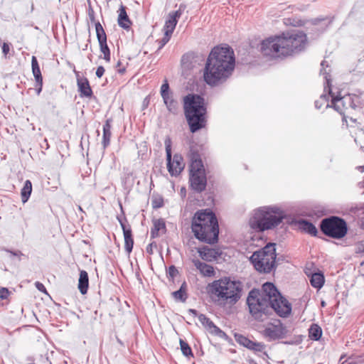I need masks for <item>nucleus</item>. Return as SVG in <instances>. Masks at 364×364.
Wrapping results in <instances>:
<instances>
[{
	"instance_id": "nucleus-34",
	"label": "nucleus",
	"mask_w": 364,
	"mask_h": 364,
	"mask_svg": "<svg viewBox=\"0 0 364 364\" xmlns=\"http://www.w3.org/2000/svg\"><path fill=\"white\" fill-rule=\"evenodd\" d=\"M250 350L255 353H262L265 350V345L263 343L253 341Z\"/></svg>"
},
{
	"instance_id": "nucleus-2",
	"label": "nucleus",
	"mask_w": 364,
	"mask_h": 364,
	"mask_svg": "<svg viewBox=\"0 0 364 364\" xmlns=\"http://www.w3.org/2000/svg\"><path fill=\"white\" fill-rule=\"evenodd\" d=\"M235 63L234 53L230 47H215L205 63L204 80L211 86L223 83L231 75Z\"/></svg>"
},
{
	"instance_id": "nucleus-7",
	"label": "nucleus",
	"mask_w": 364,
	"mask_h": 364,
	"mask_svg": "<svg viewBox=\"0 0 364 364\" xmlns=\"http://www.w3.org/2000/svg\"><path fill=\"white\" fill-rule=\"evenodd\" d=\"M184 114L192 133L205 127L207 109L205 100L196 94H188L183 97Z\"/></svg>"
},
{
	"instance_id": "nucleus-27",
	"label": "nucleus",
	"mask_w": 364,
	"mask_h": 364,
	"mask_svg": "<svg viewBox=\"0 0 364 364\" xmlns=\"http://www.w3.org/2000/svg\"><path fill=\"white\" fill-rule=\"evenodd\" d=\"M164 104L166 105L168 110L173 114H176L178 109V105L176 100L173 98V95L162 97Z\"/></svg>"
},
{
	"instance_id": "nucleus-31",
	"label": "nucleus",
	"mask_w": 364,
	"mask_h": 364,
	"mask_svg": "<svg viewBox=\"0 0 364 364\" xmlns=\"http://www.w3.org/2000/svg\"><path fill=\"white\" fill-rule=\"evenodd\" d=\"M235 341L241 346L250 349L252 346L253 341H251L248 338L245 337L242 334H235Z\"/></svg>"
},
{
	"instance_id": "nucleus-10",
	"label": "nucleus",
	"mask_w": 364,
	"mask_h": 364,
	"mask_svg": "<svg viewBox=\"0 0 364 364\" xmlns=\"http://www.w3.org/2000/svg\"><path fill=\"white\" fill-rule=\"evenodd\" d=\"M320 230L328 237L340 240L346 235L348 226L344 219L338 216H330L321 220Z\"/></svg>"
},
{
	"instance_id": "nucleus-13",
	"label": "nucleus",
	"mask_w": 364,
	"mask_h": 364,
	"mask_svg": "<svg viewBox=\"0 0 364 364\" xmlns=\"http://www.w3.org/2000/svg\"><path fill=\"white\" fill-rule=\"evenodd\" d=\"M190 183L193 190L198 193L203 191L207 185V178L204 168L198 171L190 170Z\"/></svg>"
},
{
	"instance_id": "nucleus-17",
	"label": "nucleus",
	"mask_w": 364,
	"mask_h": 364,
	"mask_svg": "<svg viewBox=\"0 0 364 364\" xmlns=\"http://www.w3.org/2000/svg\"><path fill=\"white\" fill-rule=\"evenodd\" d=\"M304 272L308 277H311V284L317 289V291H318V269L316 267V264L312 261L307 262Z\"/></svg>"
},
{
	"instance_id": "nucleus-8",
	"label": "nucleus",
	"mask_w": 364,
	"mask_h": 364,
	"mask_svg": "<svg viewBox=\"0 0 364 364\" xmlns=\"http://www.w3.org/2000/svg\"><path fill=\"white\" fill-rule=\"evenodd\" d=\"M276 245L268 243L263 248L255 251L250 257L255 269L261 273H269L276 267Z\"/></svg>"
},
{
	"instance_id": "nucleus-41",
	"label": "nucleus",
	"mask_w": 364,
	"mask_h": 364,
	"mask_svg": "<svg viewBox=\"0 0 364 364\" xmlns=\"http://www.w3.org/2000/svg\"><path fill=\"white\" fill-rule=\"evenodd\" d=\"M105 70L103 66L100 65V66L97 67V70H96L97 77L99 78L102 77L105 73Z\"/></svg>"
},
{
	"instance_id": "nucleus-28",
	"label": "nucleus",
	"mask_w": 364,
	"mask_h": 364,
	"mask_svg": "<svg viewBox=\"0 0 364 364\" xmlns=\"http://www.w3.org/2000/svg\"><path fill=\"white\" fill-rule=\"evenodd\" d=\"M160 230H166V225L162 219L156 220L154 221V227L151 230V236L153 238L159 237V232Z\"/></svg>"
},
{
	"instance_id": "nucleus-35",
	"label": "nucleus",
	"mask_w": 364,
	"mask_h": 364,
	"mask_svg": "<svg viewBox=\"0 0 364 364\" xmlns=\"http://www.w3.org/2000/svg\"><path fill=\"white\" fill-rule=\"evenodd\" d=\"M172 296L176 300H178L183 302L185 301L187 299L186 292H184L182 290H178L172 292Z\"/></svg>"
},
{
	"instance_id": "nucleus-24",
	"label": "nucleus",
	"mask_w": 364,
	"mask_h": 364,
	"mask_svg": "<svg viewBox=\"0 0 364 364\" xmlns=\"http://www.w3.org/2000/svg\"><path fill=\"white\" fill-rule=\"evenodd\" d=\"M195 267L200 271V272L205 277H211L214 275V269L211 265L205 262H200L198 259L193 261Z\"/></svg>"
},
{
	"instance_id": "nucleus-1",
	"label": "nucleus",
	"mask_w": 364,
	"mask_h": 364,
	"mask_svg": "<svg viewBox=\"0 0 364 364\" xmlns=\"http://www.w3.org/2000/svg\"><path fill=\"white\" fill-rule=\"evenodd\" d=\"M247 303L250 313L259 321H264L272 311L282 317L287 316L291 311L290 303L270 282L264 283L261 291L255 289L250 291Z\"/></svg>"
},
{
	"instance_id": "nucleus-12",
	"label": "nucleus",
	"mask_w": 364,
	"mask_h": 364,
	"mask_svg": "<svg viewBox=\"0 0 364 364\" xmlns=\"http://www.w3.org/2000/svg\"><path fill=\"white\" fill-rule=\"evenodd\" d=\"M287 333V328L279 320L268 323L262 331L263 336L268 341H272L285 337Z\"/></svg>"
},
{
	"instance_id": "nucleus-54",
	"label": "nucleus",
	"mask_w": 364,
	"mask_h": 364,
	"mask_svg": "<svg viewBox=\"0 0 364 364\" xmlns=\"http://www.w3.org/2000/svg\"><path fill=\"white\" fill-rule=\"evenodd\" d=\"M124 70H125L124 69H122V70H119V73H124Z\"/></svg>"
},
{
	"instance_id": "nucleus-56",
	"label": "nucleus",
	"mask_w": 364,
	"mask_h": 364,
	"mask_svg": "<svg viewBox=\"0 0 364 364\" xmlns=\"http://www.w3.org/2000/svg\"><path fill=\"white\" fill-rule=\"evenodd\" d=\"M315 107H317V101L315 102Z\"/></svg>"
},
{
	"instance_id": "nucleus-5",
	"label": "nucleus",
	"mask_w": 364,
	"mask_h": 364,
	"mask_svg": "<svg viewBox=\"0 0 364 364\" xmlns=\"http://www.w3.org/2000/svg\"><path fill=\"white\" fill-rule=\"evenodd\" d=\"M286 216L285 212L277 206H263L252 211L248 224L253 231L262 232L278 227Z\"/></svg>"
},
{
	"instance_id": "nucleus-40",
	"label": "nucleus",
	"mask_w": 364,
	"mask_h": 364,
	"mask_svg": "<svg viewBox=\"0 0 364 364\" xmlns=\"http://www.w3.org/2000/svg\"><path fill=\"white\" fill-rule=\"evenodd\" d=\"M9 295V291L5 287L0 288V299H6Z\"/></svg>"
},
{
	"instance_id": "nucleus-6",
	"label": "nucleus",
	"mask_w": 364,
	"mask_h": 364,
	"mask_svg": "<svg viewBox=\"0 0 364 364\" xmlns=\"http://www.w3.org/2000/svg\"><path fill=\"white\" fill-rule=\"evenodd\" d=\"M207 290L215 302L235 304L242 296V284L225 277L210 283Z\"/></svg>"
},
{
	"instance_id": "nucleus-39",
	"label": "nucleus",
	"mask_w": 364,
	"mask_h": 364,
	"mask_svg": "<svg viewBox=\"0 0 364 364\" xmlns=\"http://www.w3.org/2000/svg\"><path fill=\"white\" fill-rule=\"evenodd\" d=\"M171 36V35L166 36L164 33V36L159 41L160 46L159 49H161L169 41Z\"/></svg>"
},
{
	"instance_id": "nucleus-58",
	"label": "nucleus",
	"mask_w": 364,
	"mask_h": 364,
	"mask_svg": "<svg viewBox=\"0 0 364 364\" xmlns=\"http://www.w3.org/2000/svg\"><path fill=\"white\" fill-rule=\"evenodd\" d=\"M322 21H324V20H323V19H321V18L319 19L320 23H321Z\"/></svg>"
},
{
	"instance_id": "nucleus-14",
	"label": "nucleus",
	"mask_w": 364,
	"mask_h": 364,
	"mask_svg": "<svg viewBox=\"0 0 364 364\" xmlns=\"http://www.w3.org/2000/svg\"><path fill=\"white\" fill-rule=\"evenodd\" d=\"M96 35L100 45V51L103 53V58L107 61H110V50L107 44V36L105 30L100 22L95 23Z\"/></svg>"
},
{
	"instance_id": "nucleus-16",
	"label": "nucleus",
	"mask_w": 364,
	"mask_h": 364,
	"mask_svg": "<svg viewBox=\"0 0 364 364\" xmlns=\"http://www.w3.org/2000/svg\"><path fill=\"white\" fill-rule=\"evenodd\" d=\"M198 320L210 333L218 336L220 338H224L226 336L225 333L220 330L218 326H216L214 323L205 314H199Z\"/></svg>"
},
{
	"instance_id": "nucleus-22",
	"label": "nucleus",
	"mask_w": 364,
	"mask_h": 364,
	"mask_svg": "<svg viewBox=\"0 0 364 364\" xmlns=\"http://www.w3.org/2000/svg\"><path fill=\"white\" fill-rule=\"evenodd\" d=\"M295 223L299 230L311 235L316 236L317 230L311 223H309L305 220H299L296 221Z\"/></svg>"
},
{
	"instance_id": "nucleus-37",
	"label": "nucleus",
	"mask_w": 364,
	"mask_h": 364,
	"mask_svg": "<svg viewBox=\"0 0 364 364\" xmlns=\"http://www.w3.org/2000/svg\"><path fill=\"white\" fill-rule=\"evenodd\" d=\"M160 92H161V97H164V96H166V95H168L172 93L169 91V85L168 83L167 80H165L164 82L162 84V85L161 87Z\"/></svg>"
},
{
	"instance_id": "nucleus-50",
	"label": "nucleus",
	"mask_w": 364,
	"mask_h": 364,
	"mask_svg": "<svg viewBox=\"0 0 364 364\" xmlns=\"http://www.w3.org/2000/svg\"><path fill=\"white\" fill-rule=\"evenodd\" d=\"M188 311H189L190 314H191L192 315H193L195 316L198 315V311L196 310H195V309H189Z\"/></svg>"
},
{
	"instance_id": "nucleus-20",
	"label": "nucleus",
	"mask_w": 364,
	"mask_h": 364,
	"mask_svg": "<svg viewBox=\"0 0 364 364\" xmlns=\"http://www.w3.org/2000/svg\"><path fill=\"white\" fill-rule=\"evenodd\" d=\"M188 158L191 161L190 170L198 171L199 168H204L200 156L198 151L191 149L188 154Z\"/></svg>"
},
{
	"instance_id": "nucleus-18",
	"label": "nucleus",
	"mask_w": 364,
	"mask_h": 364,
	"mask_svg": "<svg viewBox=\"0 0 364 364\" xmlns=\"http://www.w3.org/2000/svg\"><path fill=\"white\" fill-rule=\"evenodd\" d=\"M119 222L123 230L124 238V249L126 252L128 254H129L132 251L134 245V240L132 237V230L129 226L127 227L125 225L124 222L122 220L119 219Z\"/></svg>"
},
{
	"instance_id": "nucleus-30",
	"label": "nucleus",
	"mask_w": 364,
	"mask_h": 364,
	"mask_svg": "<svg viewBox=\"0 0 364 364\" xmlns=\"http://www.w3.org/2000/svg\"><path fill=\"white\" fill-rule=\"evenodd\" d=\"M352 101V109L357 110L364 106L363 95L350 94Z\"/></svg>"
},
{
	"instance_id": "nucleus-25",
	"label": "nucleus",
	"mask_w": 364,
	"mask_h": 364,
	"mask_svg": "<svg viewBox=\"0 0 364 364\" xmlns=\"http://www.w3.org/2000/svg\"><path fill=\"white\" fill-rule=\"evenodd\" d=\"M89 284L88 274L85 270L80 272V277L78 280V289L82 294H85L87 291Z\"/></svg>"
},
{
	"instance_id": "nucleus-38",
	"label": "nucleus",
	"mask_w": 364,
	"mask_h": 364,
	"mask_svg": "<svg viewBox=\"0 0 364 364\" xmlns=\"http://www.w3.org/2000/svg\"><path fill=\"white\" fill-rule=\"evenodd\" d=\"M178 274V271L174 265H171L168 267L167 270V275L170 279L173 280Z\"/></svg>"
},
{
	"instance_id": "nucleus-46",
	"label": "nucleus",
	"mask_w": 364,
	"mask_h": 364,
	"mask_svg": "<svg viewBox=\"0 0 364 364\" xmlns=\"http://www.w3.org/2000/svg\"><path fill=\"white\" fill-rule=\"evenodd\" d=\"M163 205V201L161 200V201H154L153 203V207L154 208H159L160 207H161Z\"/></svg>"
},
{
	"instance_id": "nucleus-45",
	"label": "nucleus",
	"mask_w": 364,
	"mask_h": 364,
	"mask_svg": "<svg viewBox=\"0 0 364 364\" xmlns=\"http://www.w3.org/2000/svg\"><path fill=\"white\" fill-rule=\"evenodd\" d=\"M324 283H325L324 275H323V272H321L320 271V289L322 288V287L323 286Z\"/></svg>"
},
{
	"instance_id": "nucleus-52",
	"label": "nucleus",
	"mask_w": 364,
	"mask_h": 364,
	"mask_svg": "<svg viewBox=\"0 0 364 364\" xmlns=\"http://www.w3.org/2000/svg\"><path fill=\"white\" fill-rule=\"evenodd\" d=\"M319 336H320V343H321V341H322V330H321V327H320V334H319Z\"/></svg>"
},
{
	"instance_id": "nucleus-53",
	"label": "nucleus",
	"mask_w": 364,
	"mask_h": 364,
	"mask_svg": "<svg viewBox=\"0 0 364 364\" xmlns=\"http://www.w3.org/2000/svg\"><path fill=\"white\" fill-rule=\"evenodd\" d=\"M321 306H323H323H326V303H325V301H322L321 302Z\"/></svg>"
},
{
	"instance_id": "nucleus-26",
	"label": "nucleus",
	"mask_w": 364,
	"mask_h": 364,
	"mask_svg": "<svg viewBox=\"0 0 364 364\" xmlns=\"http://www.w3.org/2000/svg\"><path fill=\"white\" fill-rule=\"evenodd\" d=\"M131 23H132L127 14L125 7L123 6H121V8L119 9V16H118L119 26L124 29H128V28H129Z\"/></svg>"
},
{
	"instance_id": "nucleus-23",
	"label": "nucleus",
	"mask_w": 364,
	"mask_h": 364,
	"mask_svg": "<svg viewBox=\"0 0 364 364\" xmlns=\"http://www.w3.org/2000/svg\"><path fill=\"white\" fill-rule=\"evenodd\" d=\"M112 121V120L111 119H108L106 120L105 124L103 125V136H102V144L104 149H105L109 145V143H110V138H111V135H112V133H111Z\"/></svg>"
},
{
	"instance_id": "nucleus-9",
	"label": "nucleus",
	"mask_w": 364,
	"mask_h": 364,
	"mask_svg": "<svg viewBox=\"0 0 364 364\" xmlns=\"http://www.w3.org/2000/svg\"><path fill=\"white\" fill-rule=\"evenodd\" d=\"M326 82L323 85V93L320 98L328 101L331 98V104H327L326 107H333L335 110L341 114H345V112L349 109H352V101L350 94L341 97L340 92L337 94L333 91L332 85V79L328 73L325 75Z\"/></svg>"
},
{
	"instance_id": "nucleus-19",
	"label": "nucleus",
	"mask_w": 364,
	"mask_h": 364,
	"mask_svg": "<svg viewBox=\"0 0 364 364\" xmlns=\"http://www.w3.org/2000/svg\"><path fill=\"white\" fill-rule=\"evenodd\" d=\"M32 72L36 81V86H38L37 90L39 94L42 90L43 85V77L37 58L35 56L32 57L31 59Z\"/></svg>"
},
{
	"instance_id": "nucleus-11",
	"label": "nucleus",
	"mask_w": 364,
	"mask_h": 364,
	"mask_svg": "<svg viewBox=\"0 0 364 364\" xmlns=\"http://www.w3.org/2000/svg\"><path fill=\"white\" fill-rule=\"evenodd\" d=\"M167 169L171 176H178L182 172L185 167L183 159L181 154H175L172 159L171 155V140L170 137H166L164 141Z\"/></svg>"
},
{
	"instance_id": "nucleus-51",
	"label": "nucleus",
	"mask_w": 364,
	"mask_h": 364,
	"mask_svg": "<svg viewBox=\"0 0 364 364\" xmlns=\"http://www.w3.org/2000/svg\"><path fill=\"white\" fill-rule=\"evenodd\" d=\"M359 171L364 172V166H359L356 168Z\"/></svg>"
},
{
	"instance_id": "nucleus-29",
	"label": "nucleus",
	"mask_w": 364,
	"mask_h": 364,
	"mask_svg": "<svg viewBox=\"0 0 364 364\" xmlns=\"http://www.w3.org/2000/svg\"><path fill=\"white\" fill-rule=\"evenodd\" d=\"M32 192V183L31 181L26 180L21 191V200L24 203L28 201Z\"/></svg>"
},
{
	"instance_id": "nucleus-47",
	"label": "nucleus",
	"mask_w": 364,
	"mask_h": 364,
	"mask_svg": "<svg viewBox=\"0 0 364 364\" xmlns=\"http://www.w3.org/2000/svg\"><path fill=\"white\" fill-rule=\"evenodd\" d=\"M186 289H187V284H186V283L184 282L181 284V287H180V289H179L178 290H182L183 291L186 292Z\"/></svg>"
},
{
	"instance_id": "nucleus-36",
	"label": "nucleus",
	"mask_w": 364,
	"mask_h": 364,
	"mask_svg": "<svg viewBox=\"0 0 364 364\" xmlns=\"http://www.w3.org/2000/svg\"><path fill=\"white\" fill-rule=\"evenodd\" d=\"M218 255V252L214 249L208 248L205 250L203 255V258L204 259H210L211 257L215 258Z\"/></svg>"
},
{
	"instance_id": "nucleus-32",
	"label": "nucleus",
	"mask_w": 364,
	"mask_h": 364,
	"mask_svg": "<svg viewBox=\"0 0 364 364\" xmlns=\"http://www.w3.org/2000/svg\"><path fill=\"white\" fill-rule=\"evenodd\" d=\"M179 343H180V346H181V350L182 353L185 356H192L193 357V355L192 353V350H191L190 346L188 344V343L184 341L182 339H180Z\"/></svg>"
},
{
	"instance_id": "nucleus-15",
	"label": "nucleus",
	"mask_w": 364,
	"mask_h": 364,
	"mask_svg": "<svg viewBox=\"0 0 364 364\" xmlns=\"http://www.w3.org/2000/svg\"><path fill=\"white\" fill-rule=\"evenodd\" d=\"M184 8L185 6L181 4L178 10L168 14V18L164 26V31L166 36L172 35Z\"/></svg>"
},
{
	"instance_id": "nucleus-57",
	"label": "nucleus",
	"mask_w": 364,
	"mask_h": 364,
	"mask_svg": "<svg viewBox=\"0 0 364 364\" xmlns=\"http://www.w3.org/2000/svg\"><path fill=\"white\" fill-rule=\"evenodd\" d=\"M321 65L323 66V65H324V62H322V63H321Z\"/></svg>"
},
{
	"instance_id": "nucleus-42",
	"label": "nucleus",
	"mask_w": 364,
	"mask_h": 364,
	"mask_svg": "<svg viewBox=\"0 0 364 364\" xmlns=\"http://www.w3.org/2000/svg\"><path fill=\"white\" fill-rule=\"evenodd\" d=\"M9 50H10V47H9V43H4L2 45V52L5 56H6V55L9 53Z\"/></svg>"
},
{
	"instance_id": "nucleus-48",
	"label": "nucleus",
	"mask_w": 364,
	"mask_h": 364,
	"mask_svg": "<svg viewBox=\"0 0 364 364\" xmlns=\"http://www.w3.org/2000/svg\"><path fill=\"white\" fill-rule=\"evenodd\" d=\"M89 16L90 18V20L92 21H95V16H94V12L92 11V9H91L90 11H89Z\"/></svg>"
},
{
	"instance_id": "nucleus-55",
	"label": "nucleus",
	"mask_w": 364,
	"mask_h": 364,
	"mask_svg": "<svg viewBox=\"0 0 364 364\" xmlns=\"http://www.w3.org/2000/svg\"><path fill=\"white\" fill-rule=\"evenodd\" d=\"M78 209L80 210V211H82V209L80 206H78Z\"/></svg>"
},
{
	"instance_id": "nucleus-4",
	"label": "nucleus",
	"mask_w": 364,
	"mask_h": 364,
	"mask_svg": "<svg viewBox=\"0 0 364 364\" xmlns=\"http://www.w3.org/2000/svg\"><path fill=\"white\" fill-rule=\"evenodd\" d=\"M191 228L195 237L201 242L214 244L218 240V220L210 210L198 211L193 218Z\"/></svg>"
},
{
	"instance_id": "nucleus-43",
	"label": "nucleus",
	"mask_w": 364,
	"mask_h": 364,
	"mask_svg": "<svg viewBox=\"0 0 364 364\" xmlns=\"http://www.w3.org/2000/svg\"><path fill=\"white\" fill-rule=\"evenodd\" d=\"M156 246V243L153 242V243H151L149 244L147 247H146V252L149 253V255H151L153 254V246Z\"/></svg>"
},
{
	"instance_id": "nucleus-44",
	"label": "nucleus",
	"mask_w": 364,
	"mask_h": 364,
	"mask_svg": "<svg viewBox=\"0 0 364 364\" xmlns=\"http://www.w3.org/2000/svg\"><path fill=\"white\" fill-rule=\"evenodd\" d=\"M36 288L41 291H46V288L44 285L39 282H36Z\"/></svg>"
},
{
	"instance_id": "nucleus-49",
	"label": "nucleus",
	"mask_w": 364,
	"mask_h": 364,
	"mask_svg": "<svg viewBox=\"0 0 364 364\" xmlns=\"http://www.w3.org/2000/svg\"><path fill=\"white\" fill-rule=\"evenodd\" d=\"M9 252L14 255V256H21L22 255V253L20 252V251H18V252H12V251H9Z\"/></svg>"
},
{
	"instance_id": "nucleus-3",
	"label": "nucleus",
	"mask_w": 364,
	"mask_h": 364,
	"mask_svg": "<svg viewBox=\"0 0 364 364\" xmlns=\"http://www.w3.org/2000/svg\"><path fill=\"white\" fill-rule=\"evenodd\" d=\"M306 43V34L294 31L262 41L260 50L264 55L274 58L287 57L303 50Z\"/></svg>"
},
{
	"instance_id": "nucleus-21",
	"label": "nucleus",
	"mask_w": 364,
	"mask_h": 364,
	"mask_svg": "<svg viewBox=\"0 0 364 364\" xmlns=\"http://www.w3.org/2000/svg\"><path fill=\"white\" fill-rule=\"evenodd\" d=\"M77 83L81 96L90 97L92 95V91L87 78L78 77L77 79Z\"/></svg>"
},
{
	"instance_id": "nucleus-33",
	"label": "nucleus",
	"mask_w": 364,
	"mask_h": 364,
	"mask_svg": "<svg viewBox=\"0 0 364 364\" xmlns=\"http://www.w3.org/2000/svg\"><path fill=\"white\" fill-rule=\"evenodd\" d=\"M309 338L314 341H318V325L313 323L309 329Z\"/></svg>"
}]
</instances>
